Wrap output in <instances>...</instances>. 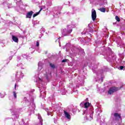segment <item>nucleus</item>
Masks as SVG:
<instances>
[{"label": "nucleus", "mask_w": 125, "mask_h": 125, "mask_svg": "<svg viewBox=\"0 0 125 125\" xmlns=\"http://www.w3.org/2000/svg\"><path fill=\"white\" fill-rule=\"evenodd\" d=\"M43 63L42 62H39L38 63V79L37 82L38 83L37 84V86L39 88L40 91V96L43 99L44 96H45L46 93L45 92V86H44V82L42 80V78L45 77L46 79H48V76H49V73H47L45 70H43Z\"/></svg>", "instance_id": "nucleus-1"}, {"label": "nucleus", "mask_w": 125, "mask_h": 125, "mask_svg": "<svg viewBox=\"0 0 125 125\" xmlns=\"http://www.w3.org/2000/svg\"><path fill=\"white\" fill-rule=\"evenodd\" d=\"M31 57L29 56L28 54H25L24 55H23L21 56H18L17 59V61L18 62V64H17V67H20L21 69L22 72L24 71H26V69L24 67H23V64L21 62H23V61L25 59H31Z\"/></svg>", "instance_id": "nucleus-2"}, {"label": "nucleus", "mask_w": 125, "mask_h": 125, "mask_svg": "<svg viewBox=\"0 0 125 125\" xmlns=\"http://www.w3.org/2000/svg\"><path fill=\"white\" fill-rule=\"evenodd\" d=\"M12 2H8L7 3L8 8H15L17 11H19L21 8L20 5L22 4V1L20 0L17 1V0H11Z\"/></svg>", "instance_id": "nucleus-3"}, {"label": "nucleus", "mask_w": 125, "mask_h": 125, "mask_svg": "<svg viewBox=\"0 0 125 125\" xmlns=\"http://www.w3.org/2000/svg\"><path fill=\"white\" fill-rule=\"evenodd\" d=\"M93 110L92 109H85L83 111V115H85L84 118L85 119L86 121H91L92 120V117L93 115Z\"/></svg>", "instance_id": "nucleus-4"}, {"label": "nucleus", "mask_w": 125, "mask_h": 125, "mask_svg": "<svg viewBox=\"0 0 125 125\" xmlns=\"http://www.w3.org/2000/svg\"><path fill=\"white\" fill-rule=\"evenodd\" d=\"M107 71H108L107 67H105L104 69H101L96 73L97 76L95 77L96 82L102 83L103 82V77H102V73H104V72H107Z\"/></svg>", "instance_id": "nucleus-5"}, {"label": "nucleus", "mask_w": 125, "mask_h": 125, "mask_svg": "<svg viewBox=\"0 0 125 125\" xmlns=\"http://www.w3.org/2000/svg\"><path fill=\"white\" fill-rule=\"evenodd\" d=\"M72 31L73 27H72V26L68 25L66 28H64L62 30V34L63 37H65L66 36H68V35H69V34H71Z\"/></svg>", "instance_id": "nucleus-6"}, {"label": "nucleus", "mask_w": 125, "mask_h": 125, "mask_svg": "<svg viewBox=\"0 0 125 125\" xmlns=\"http://www.w3.org/2000/svg\"><path fill=\"white\" fill-rule=\"evenodd\" d=\"M23 77H24V74L22 71H18L16 72L15 79L17 82H20L21 79H23Z\"/></svg>", "instance_id": "nucleus-7"}, {"label": "nucleus", "mask_w": 125, "mask_h": 125, "mask_svg": "<svg viewBox=\"0 0 125 125\" xmlns=\"http://www.w3.org/2000/svg\"><path fill=\"white\" fill-rule=\"evenodd\" d=\"M30 107L28 109V112H30L31 114H34L35 113V109L36 108V104L34 103L30 104Z\"/></svg>", "instance_id": "nucleus-8"}, {"label": "nucleus", "mask_w": 125, "mask_h": 125, "mask_svg": "<svg viewBox=\"0 0 125 125\" xmlns=\"http://www.w3.org/2000/svg\"><path fill=\"white\" fill-rule=\"evenodd\" d=\"M122 87L119 88V87H112L110 88L108 92V94H112V93H114V92L117 91V90H119V89H121Z\"/></svg>", "instance_id": "nucleus-9"}, {"label": "nucleus", "mask_w": 125, "mask_h": 125, "mask_svg": "<svg viewBox=\"0 0 125 125\" xmlns=\"http://www.w3.org/2000/svg\"><path fill=\"white\" fill-rule=\"evenodd\" d=\"M63 115L65 119H67L68 122H70V121H71V115H70L69 113L67 112V111L65 110H63Z\"/></svg>", "instance_id": "nucleus-10"}, {"label": "nucleus", "mask_w": 125, "mask_h": 125, "mask_svg": "<svg viewBox=\"0 0 125 125\" xmlns=\"http://www.w3.org/2000/svg\"><path fill=\"white\" fill-rule=\"evenodd\" d=\"M52 98H53L49 97L48 100H50V102H52L51 103L52 108H54V109H56V108H57L58 105L56 104H55V102H53L54 101V100H51L52 99Z\"/></svg>", "instance_id": "nucleus-11"}, {"label": "nucleus", "mask_w": 125, "mask_h": 125, "mask_svg": "<svg viewBox=\"0 0 125 125\" xmlns=\"http://www.w3.org/2000/svg\"><path fill=\"white\" fill-rule=\"evenodd\" d=\"M90 32H93V31L92 30L89 31V29H84L82 34V35H86L87 37H88V36L91 37V34L89 33Z\"/></svg>", "instance_id": "nucleus-12"}, {"label": "nucleus", "mask_w": 125, "mask_h": 125, "mask_svg": "<svg viewBox=\"0 0 125 125\" xmlns=\"http://www.w3.org/2000/svg\"><path fill=\"white\" fill-rule=\"evenodd\" d=\"M91 17L93 21H95L96 19V11L94 9H92L91 11Z\"/></svg>", "instance_id": "nucleus-13"}, {"label": "nucleus", "mask_w": 125, "mask_h": 125, "mask_svg": "<svg viewBox=\"0 0 125 125\" xmlns=\"http://www.w3.org/2000/svg\"><path fill=\"white\" fill-rule=\"evenodd\" d=\"M56 11L54 12V15H57L56 17H58V15L60 14V10L61 9V7H56L55 8Z\"/></svg>", "instance_id": "nucleus-14"}, {"label": "nucleus", "mask_w": 125, "mask_h": 125, "mask_svg": "<svg viewBox=\"0 0 125 125\" xmlns=\"http://www.w3.org/2000/svg\"><path fill=\"white\" fill-rule=\"evenodd\" d=\"M90 105V104L88 102H86L83 103H81L80 104V106L81 107H83V108H85V109H87L89 107V105Z\"/></svg>", "instance_id": "nucleus-15"}, {"label": "nucleus", "mask_w": 125, "mask_h": 125, "mask_svg": "<svg viewBox=\"0 0 125 125\" xmlns=\"http://www.w3.org/2000/svg\"><path fill=\"white\" fill-rule=\"evenodd\" d=\"M33 14H34V12H33L32 11L27 12L26 15V18H32Z\"/></svg>", "instance_id": "nucleus-16"}, {"label": "nucleus", "mask_w": 125, "mask_h": 125, "mask_svg": "<svg viewBox=\"0 0 125 125\" xmlns=\"http://www.w3.org/2000/svg\"><path fill=\"white\" fill-rule=\"evenodd\" d=\"M71 46L70 43H67L66 44V45L63 47V49H65L66 48V51L68 52L69 51V47Z\"/></svg>", "instance_id": "nucleus-17"}, {"label": "nucleus", "mask_w": 125, "mask_h": 125, "mask_svg": "<svg viewBox=\"0 0 125 125\" xmlns=\"http://www.w3.org/2000/svg\"><path fill=\"white\" fill-rule=\"evenodd\" d=\"M12 40H13V42H18L19 39H18V37L17 36H15L14 35L12 36Z\"/></svg>", "instance_id": "nucleus-18"}, {"label": "nucleus", "mask_w": 125, "mask_h": 125, "mask_svg": "<svg viewBox=\"0 0 125 125\" xmlns=\"http://www.w3.org/2000/svg\"><path fill=\"white\" fill-rule=\"evenodd\" d=\"M49 66L50 67V68H51V69H53V70H54V69L56 68V66H55V64H54V63H50Z\"/></svg>", "instance_id": "nucleus-19"}, {"label": "nucleus", "mask_w": 125, "mask_h": 125, "mask_svg": "<svg viewBox=\"0 0 125 125\" xmlns=\"http://www.w3.org/2000/svg\"><path fill=\"white\" fill-rule=\"evenodd\" d=\"M38 118L40 121V125H42V116H41V115L38 114Z\"/></svg>", "instance_id": "nucleus-20"}, {"label": "nucleus", "mask_w": 125, "mask_h": 125, "mask_svg": "<svg viewBox=\"0 0 125 125\" xmlns=\"http://www.w3.org/2000/svg\"><path fill=\"white\" fill-rule=\"evenodd\" d=\"M114 116L116 119H121V115L120 114H119V113H114Z\"/></svg>", "instance_id": "nucleus-21"}, {"label": "nucleus", "mask_w": 125, "mask_h": 125, "mask_svg": "<svg viewBox=\"0 0 125 125\" xmlns=\"http://www.w3.org/2000/svg\"><path fill=\"white\" fill-rule=\"evenodd\" d=\"M41 10H42V8L38 12H37L33 15V18H35V17H36V16H38V15H39V14H40V13H41Z\"/></svg>", "instance_id": "nucleus-22"}, {"label": "nucleus", "mask_w": 125, "mask_h": 125, "mask_svg": "<svg viewBox=\"0 0 125 125\" xmlns=\"http://www.w3.org/2000/svg\"><path fill=\"white\" fill-rule=\"evenodd\" d=\"M13 94L14 100H16V99H17V93H16L15 91H14L13 92Z\"/></svg>", "instance_id": "nucleus-23"}, {"label": "nucleus", "mask_w": 125, "mask_h": 125, "mask_svg": "<svg viewBox=\"0 0 125 125\" xmlns=\"http://www.w3.org/2000/svg\"><path fill=\"white\" fill-rule=\"evenodd\" d=\"M23 101H25L26 103H30L29 101L30 100H29V97H24L23 99Z\"/></svg>", "instance_id": "nucleus-24"}, {"label": "nucleus", "mask_w": 125, "mask_h": 125, "mask_svg": "<svg viewBox=\"0 0 125 125\" xmlns=\"http://www.w3.org/2000/svg\"><path fill=\"white\" fill-rule=\"evenodd\" d=\"M13 57V56H10V57H9V59H8L7 60V64L8 63H9V61H10V60H12Z\"/></svg>", "instance_id": "nucleus-25"}, {"label": "nucleus", "mask_w": 125, "mask_h": 125, "mask_svg": "<svg viewBox=\"0 0 125 125\" xmlns=\"http://www.w3.org/2000/svg\"><path fill=\"white\" fill-rule=\"evenodd\" d=\"M99 10L101 11V12H105L106 9L105 8H101L99 9Z\"/></svg>", "instance_id": "nucleus-26"}, {"label": "nucleus", "mask_w": 125, "mask_h": 125, "mask_svg": "<svg viewBox=\"0 0 125 125\" xmlns=\"http://www.w3.org/2000/svg\"><path fill=\"white\" fill-rule=\"evenodd\" d=\"M6 42H7V41L6 40H2L0 42V43H2L3 44H6Z\"/></svg>", "instance_id": "nucleus-27"}, {"label": "nucleus", "mask_w": 125, "mask_h": 125, "mask_svg": "<svg viewBox=\"0 0 125 125\" xmlns=\"http://www.w3.org/2000/svg\"><path fill=\"white\" fill-rule=\"evenodd\" d=\"M115 19L116 21H117V22H120V21H121V19H120V18H119L118 16H115Z\"/></svg>", "instance_id": "nucleus-28"}, {"label": "nucleus", "mask_w": 125, "mask_h": 125, "mask_svg": "<svg viewBox=\"0 0 125 125\" xmlns=\"http://www.w3.org/2000/svg\"><path fill=\"white\" fill-rule=\"evenodd\" d=\"M47 115L48 116H51L52 117V116H53V113H52V111L47 112Z\"/></svg>", "instance_id": "nucleus-29"}, {"label": "nucleus", "mask_w": 125, "mask_h": 125, "mask_svg": "<svg viewBox=\"0 0 125 125\" xmlns=\"http://www.w3.org/2000/svg\"><path fill=\"white\" fill-rule=\"evenodd\" d=\"M5 96V95L4 93H0V98H3Z\"/></svg>", "instance_id": "nucleus-30"}, {"label": "nucleus", "mask_w": 125, "mask_h": 125, "mask_svg": "<svg viewBox=\"0 0 125 125\" xmlns=\"http://www.w3.org/2000/svg\"><path fill=\"white\" fill-rule=\"evenodd\" d=\"M96 111H98V114H100V113L102 112V110L100 108H98V109H96Z\"/></svg>", "instance_id": "nucleus-31"}, {"label": "nucleus", "mask_w": 125, "mask_h": 125, "mask_svg": "<svg viewBox=\"0 0 125 125\" xmlns=\"http://www.w3.org/2000/svg\"><path fill=\"white\" fill-rule=\"evenodd\" d=\"M57 42L59 43L60 46H61V44L60 43V40L59 39V38H58V40L56 41V42Z\"/></svg>", "instance_id": "nucleus-32"}, {"label": "nucleus", "mask_w": 125, "mask_h": 125, "mask_svg": "<svg viewBox=\"0 0 125 125\" xmlns=\"http://www.w3.org/2000/svg\"><path fill=\"white\" fill-rule=\"evenodd\" d=\"M62 95H65V94H66V91H65V90H64L63 91H62Z\"/></svg>", "instance_id": "nucleus-33"}, {"label": "nucleus", "mask_w": 125, "mask_h": 125, "mask_svg": "<svg viewBox=\"0 0 125 125\" xmlns=\"http://www.w3.org/2000/svg\"><path fill=\"white\" fill-rule=\"evenodd\" d=\"M36 46H40V42L38 41L36 42Z\"/></svg>", "instance_id": "nucleus-34"}, {"label": "nucleus", "mask_w": 125, "mask_h": 125, "mask_svg": "<svg viewBox=\"0 0 125 125\" xmlns=\"http://www.w3.org/2000/svg\"><path fill=\"white\" fill-rule=\"evenodd\" d=\"M124 68H125V67L124 66H121L120 67V70H123L124 69Z\"/></svg>", "instance_id": "nucleus-35"}, {"label": "nucleus", "mask_w": 125, "mask_h": 125, "mask_svg": "<svg viewBox=\"0 0 125 125\" xmlns=\"http://www.w3.org/2000/svg\"><path fill=\"white\" fill-rule=\"evenodd\" d=\"M54 122L55 124H57V120H56L55 119H54Z\"/></svg>", "instance_id": "nucleus-36"}, {"label": "nucleus", "mask_w": 125, "mask_h": 125, "mask_svg": "<svg viewBox=\"0 0 125 125\" xmlns=\"http://www.w3.org/2000/svg\"><path fill=\"white\" fill-rule=\"evenodd\" d=\"M62 63H64L65 62H67V60H63L62 62Z\"/></svg>", "instance_id": "nucleus-37"}, {"label": "nucleus", "mask_w": 125, "mask_h": 125, "mask_svg": "<svg viewBox=\"0 0 125 125\" xmlns=\"http://www.w3.org/2000/svg\"><path fill=\"white\" fill-rule=\"evenodd\" d=\"M96 67H97V65H93V70H94V69H95V67L96 68Z\"/></svg>", "instance_id": "nucleus-38"}, {"label": "nucleus", "mask_w": 125, "mask_h": 125, "mask_svg": "<svg viewBox=\"0 0 125 125\" xmlns=\"http://www.w3.org/2000/svg\"><path fill=\"white\" fill-rule=\"evenodd\" d=\"M104 5H106V4H107V1H106V0H105V1H104Z\"/></svg>", "instance_id": "nucleus-39"}, {"label": "nucleus", "mask_w": 125, "mask_h": 125, "mask_svg": "<svg viewBox=\"0 0 125 125\" xmlns=\"http://www.w3.org/2000/svg\"><path fill=\"white\" fill-rule=\"evenodd\" d=\"M90 0L91 3H92V2H93V1H95V0Z\"/></svg>", "instance_id": "nucleus-40"}, {"label": "nucleus", "mask_w": 125, "mask_h": 125, "mask_svg": "<svg viewBox=\"0 0 125 125\" xmlns=\"http://www.w3.org/2000/svg\"><path fill=\"white\" fill-rule=\"evenodd\" d=\"M16 86H17V84H15V90H16Z\"/></svg>", "instance_id": "nucleus-41"}, {"label": "nucleus", "mask_w": 125, "mask_h": 125, "mask_svg": "<svg viewBox=\"0 0 125 125\" xmlns=\"http://www.w3.org/2000/svg\"><path fill=\"white\" fill-rule=\"evenodd\" d=\"M41 31H43V33H44L45 31L43 28L41 29Z\"/></svg>", "instance_id": "nucleus-42"}, {"label": "nucleus", "mask_w": 125, "mask_h": 125, "mask_svg": "<svg viewBox=\"0 0 125 125\" xmlns=\"http://www.w3.org/2000/svg\"><path fill=\"white\" fill-rule=\"evenodd\" d=\"M72 53H74V55H76V52L72 51Z\"/></svg>", "instance_id": "nucleus-43"}, {"label": "nucleus", "mask_w": 125, "mask_h": 125, "mask_svg": "<svg viewBox=\"0 0 125 125\" xmlns=\"http://www.w3.org/2000/svg\"><path fill=\"white\" fill-rule=\"evenodd\" d=\"M37 51H38L39 52H41L40 51V50H39V49H37Z\"/></svg>", "instance_id": "nucleus-44"}, {"label": "nucleus", "mask_w": 125, "mask_h": 125, "mask_svg": "<svg viewBox=\"0 0 125 125\" xmlns=\"http://www.w3.org/2000/svg\"><path fill=\"white\" fill-rule=\"evenodd\" d=\"M32 91H35V89H33Z\"/></svg>", "instance_id": "nucleus-45"}, {"label": "nucleus", "mask_w": 125, "mask_h": 125, "mask_svg": "<svg viewBox=\"0 0 125 125\" xmlns=\"http://www.w3.org/2000/svg\"><path fill=\"white\" fill-rule=\"evenodd\" d=\"M118 47H119V46H120V45H119V44H118Z\"/></svg>", "instance_id": "nucleus-46"}, {"label": "nucleus", "mask_w": 125, "mask_h": 125, "mask_svg": "<svg viewBox=\"0 0 125 125\" xmlns=\"http://www.w3.org/2000/svg\"><path fill=\"white\" fill-rule=\"evenodd\" d=\"M32 101H34V99H32Z\"/></svg>", "instance_id": "nucleus-47"}, {"label": "nucleus", "mask_w": 125, "mask_h": 125, "mask_svg": "<svg viewBox=\"0 0 125 125\" xmlns=\"http://www.w3.org/2000/svg\"><path fill=\"white\" fill-rule=\"evenodd\" d=\"M94 73H95V71H94Z\"/></svg>", "instance_id": "nucleus-48"}]
</instances>
